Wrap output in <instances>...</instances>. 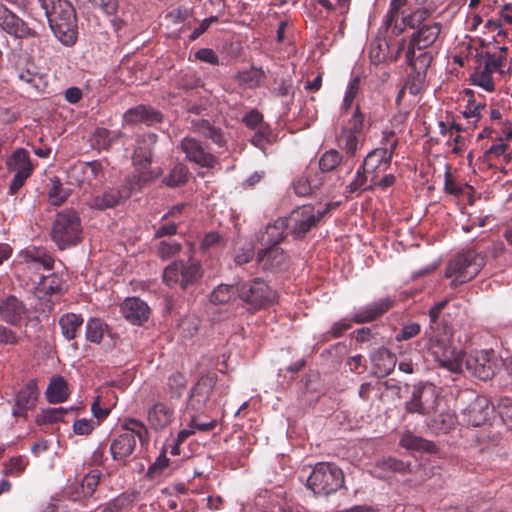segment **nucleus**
<instances>
[{
    "label": "nucleus",
    "instance_id": "1",
    "mask_svg": "<svg viewBox=\"0 0 512 512\" xmlns=\"http://www.w3.org/2000/svg\"><path fill=\"white\" fill-rule=\"evenodd\" d=\"M406 0H391L389 10L384 17L381 29L391 31L393 36L402 34L406 28L416 29L410 38L408 45V57L413 55V49L418 51L431 47L439 38L442 25L439 22L425 23L429 15L427 9H418L408 15H403L401 21L398 20L400 10L405 5Z\"/></svg>",
    "mask_w": 512,
    "mask_h": 512
},
{
    "label": "nucleus",
    "instance_id": "2",
    "mask_svg": "<svg viewBox=\"0 0 512 512\" xmlns=\"http://www.w3.org/2000/svg\"><path fill=\"white\" fill-rule=\"evenodd\" d=\"M417 347L424 357L431 358L450 372H460L464 359L462 352L453 346V332L449 325H429Z\"/></svg>",
    "mask_w": 512,
    "mask_h": 512
},
{
    "label": "nucleus",
    "instance_id": "3",
    "mask_svg": "<svg viewBox=\"0 0 512 512\" xmlns=\"http://www.w3.org/2000/svg\"><path fill=\"white\" fill-rule=\"evenodd\" d=\"M139 440L142 446L149 442L148 429L143 422L134 418H127L121 424V431L110 444L113 460L124 461L132 455Z\"/></svg>",
    "mask_w": 512,
    "mask_h": 512
},
{
    "label": "nucleus",
    "instance_id": "4",
    "mask_svg": "<svg viewBox=\"0 0 512 512\" xmlns=\"http://www.w3.org/2000/svg\"><path fill=\"white\" fill-rule=\"evenodd\" d=\"M51 238L60 250L77 245L82 239V225L76 210L59 211L52 222Z\"/></svg>",
    "mask_w": 512,
    "mask_h": 512
},
{
    "label": "nucleus",
    "instance_id": "5",
    "mask_svg": "<svg viewBox=\"0 0 512 512\" xmlns=\"http://www.w3.org/2000/svg\"><path fill=\"white\" fill-rule=\"evenodd\" d=\"M344 485V473L331 462L317 463L307 479V487L316 496H329Z\"/></svg>",
    "mask_w": 512,
    "mask_h": 512
},
{
    "label": "nucleus",
    "instance_id": "6",
    "mask_svg": "<svg viewBox=\"0 0 512 512\" xmlns=\"http://www.w3.org/2000/svg\"><path fill=\"white\" fill-rule=\"evenodd\" d=\"M485 256L475 250H468L460 253L451 259L445 271V277L452 278L451 287L457 286L472 280L483 268Z\"/></svg>",
    "mask_w": 512,
    "mask_h": 512
},
{
    "label": "nucleus",
    "instance_id": "7",
    "mask_svg": "<svg viewBox=\"0 0 512 512\" xmlns=\"http://www.w3.org/2000/svg\"><path fill=\"white\" fill-rule=\"evenodd\" d=\"M202 277L201 264L197 259L177 260L170 263L163 271L164 283L171 287L186 289Z\"/></svg>",
    "mask_w": 512,
    "mask_h": 512
},
{
    "label": "nucleus",
    "instance_id": "8",
    "mask_svg": "<svg viewBox=\"0 0 512 512\" xmlns=\"http://www.w3.org/2000/svg\"><path fill=\"white\" fill-rule=\"evenodd\" d=\"M156 142L157 135L154 133L145 134L136 140L132 162L135 168L133 179L138 188L152 179L150 165L152 163V149Z\"/></svg>",
    "mask_w": 512,
    "mask_h": 512
},
{
    "label": "nucleus",
    "instance_id": "9",
    "mask_svg": "<svg viewBox=\"0 0 512 512\" xmlns=\"http://www.w3.org/2000/svg\"><path fill=\"white\" fill-rule=\"evenodd\" d=\"M275 298V292L260 278L245 282L239 288V299L252 312L265 308L273 303Z\"/></svg>",
    "mask_w": 512,
    "mask_h": 512
},
{
    "label": "nucleus",
    "instance_id": "10",
    "mask_svg": "<svg viewBox=\"0 0 512 512\" xmlns=\"http://www.w3.org/2000/svg\"><path fill=\"white\" fill-rule=\"evenodd\" d=\"M329 207L324 209H316L312 205H303L292 211L288 221L291 232L296 238L306 235L313 227L317 225L319 220L324 216Z\"/></svg>",
    "mask_w": 512,
    "mask_h": 512
},
{
    "label": "nucleus",
    "instance_id": "11",
    "mask_svg": "<svg viewBox=\"0 0 512 512\" xmlns=\"http://www.w3.org/2000/svg\"><path fill=\"white\" fill-rule=\"evenodd\" d=\"M0 31L15 40H25L37 37L35 29L17 15L14 11L0 2Z\"/></svg>",
    "mask_w": 512,
    "mask_h": 512
},
{
    "label": "nucleus",
    "instance_id": "12",
    "mask_svg": "<svg viewBox=\"0 0 512 512\" xmlns=\"http://www.w3.org/2000/svg\"><path fill=\"white\" fill-rule=\"evenodd\" d=\"M7 169L14 172L9 186V193L16 194L33 172L29 152L23 148L16 149L6 161Z\"/></svg>",
    "mask_w": 512,
    "mask_h": 512
},
{
    "label": "nucleus",
    "instance_id": "13",
    "mask_svg": "<svg viewBox=\"0 0 512 512\" xmlns=\"http://www.w3.org/2000/svg\"><path fill=\"white\" fill-rule=\"evenodd\" d=\"M216 384L214 375H204L193 386L190 396L186 403V409L181 416V420H186L189 413H200L204 411L210 399V395Z\"/></svg>",
    "mask_w": 512,
    "mask_h": 512
},
{
    "label": "nucleus",
    "instance_id": "14",
    "mask_svg": "<svg viewBox=\"0 0 512 512\" xmlns=\"http://www.w3.org/2000/svg\"><path fill=\"white\" fill-rule=\"evenodd\" d=\"M185 158L202 168H213L218 160L217 157L208 149V146L194 137L186 136L179 144Z\"/></svg>",
    "mask_w": 512,
    "mask_h": 512
},
{
    "label": "nucleus",
    "instance_id": "15",
    "mask_svg": "<svg viewBox=\"0 0 512 512\" xmlns=\"http://www.w3.org/2000/svg\"><path fill=\"white\" fill-rule=\"evenodd\" d=\"M438 406V393L432 384L416 387L411 400L406 403V410L410 413L429 415Z\"/></svg>",
    "mask_w": 512,
    "mask_h": 512
},
{
    "label": "nucleus",
    "instance_id": "16",
    "mask_svg": "<svg viewBox=\"0 0 512 512\" xmlns=\"http://www.w3.org/2000/svg\"><path fill=\"white\" fill-rule=\"evenodd\" d=\"M466 369L480 380L486 381L494 375L491 353L487 350L471 352L465 359Z\"/></svg>",
    "mask_w": 512,
    "mask_h": 512
},
{
    "label": "nucleus",
    "instance_id": "17",
    "mask_svg": "<svg viewBox=\"0 0 512 512\" xmlns=\"http://www.w3.org/2000/svg\"><path fill=\"white\" fill-rule=\"evenodd\" d=\"M43 11L50 29L55 24L77 21L75 9L68 0H52Z\"/></svg>",
    "mask_w": 512,
    "mask_h": 512
},
{
    "label": "nucleus",
    "instance_id": "18",
    "mask_svg": "<svg viewBox=\"0 0 512 512\" xmlns=\"http://www.w3.org/2000/svg\"><path fill=\"white\" fill-rule=\"evenodd\" d=\"M28 310L23 301L14 295L0 300V319L5 323L18 326L27 317Z\"/></svg>",
    "mask_w": 512,
    "mask_h": 512
},
{
    "label": "nucleus",
    "instance_id": "19",
    "mask_svg": "<svg viewBox=\"0 0 512 512\" xmlns=\"http://www.w3.org/2000/svg\"><path fill=\"white\" fill-rule=\"evenodd\" d=\"M39 391L35 380H30L15 395V403L12 415L15 417H27L28 410L32 409L38 399Z\"/></svg>",
    "mask_w": 512,
    "mask_h": 512
},
{
    "label": "nucleus",
    "instance_id": "20",
    "mask_svg": "<svg viewBox=\"0 0 512 512\" xmlns=\"http://www.w3.org/2000/svg\"><path fill=\"white\" fill-rule=\"evenodd\" d=\"M174 418V408L167 403L157 402L147 409V423L155 431L166 429L174 421Z\"/></svg>",
    "mask_w": 512,
    "mask_h": 512
},
{
    "label": "nucleus",
    "instance_id": "21",
    "mask_svg": "<svg viewBox=\"0 0 512 512\" xmlns=\"http://www.w3.org/2000/svg\"><path fill=\"white\" fill-rule=\"evenodd\" d=\"M123 317L134 325H141L148 320L150 309L148 305L137 297L124 300L121 305Z\"/></svg>",
    "mask_w": 512,
    "mask_h": 512
},
{
    "label": "nucleus",
    "instance_id": "22",
    "mask_svg": "<svg viewBox=\"0 0 512 512\" xmlns=\"http://www.w3.org/2000/svg\"><path fill=\"white\" fill-rule=\"evenodd\" d=\"M17 77L27 86V90L42 92L46 87L44 75L34 62L27 61L24 65L17 68Z\"/></svg>",
    "mask_w": 512,
    "mask_h": 512
},
{
    "label": "nucleus",
    "instance_id": "23",
    "mask_svg": "<svg viewBox=\"0 0 512 512\" xmlns=\"http://www.w3.org/2000/svg\"><path fill=\"white\" fill-rule=\"evenodd\" d=\"M491 412L490 403L484 396H477L463 411L467 423L475 427L483 425L489 419Z\"/></svg>",
    "mask_w": 512,
    "mask_h": 512
},
{
    "label": "nucleus",
    "instance_id": "24",
    "mask_svg": "<svg viewBox=\"0 0 512 512\" xmlns=\"http://www.w3.org/2000/svg\"><path fill=\"white\" fill-rule=\"evenodd\" d=\"M412 472L410 462L397 459L395 457H383L378 459L373 468L374 475L379 479H384L390 473L407 474Z\"/></svg>",
    "mask_w": 512,
    "mask_h": 512
},
{
    "label": "nucleus",
    "instance_id": "25",
    "mask_svg": "<svg viewBox=\"0 0 512 512\" xmlns=\"http://www.w3.org/2000/svg\"><path fill=\"white\" fill-rule=\"evenodd\" d=\"M393 301L390 298H383L365 307L358 309L351 317L355 323L361 324L373 321L383 315L392 307Z\"/></svg>",
    "mask_w": 512,
    "mask_h": 512
},
{
    "label": "nucleus",
    "instance_id": "26",
    "mask_svg": "<svg viewBox=\"0 0 512 512\" xmlns=\"http://www.w3.org/2000/svg\"><path fill=\"white\" fill-rule=\"evenodd\" d=\"M258 262L265 270L282 269L287 262V256L278 245L264 246L257 254Z\"/></svg>",
    "mask_w": 512,
    "mask_h": 512
},
{
    "label": "nucleus",
    "instance_id": "27",
    "mask_svg": "<svg viewBox=\"0 0 512 512\" xmlns=\"http://www.w3.org/2000/svg\"><path fill=\"white\" fill-rule=\"evenodd\" d=\"M123 119L127 124L145 123L147 125H153L161 122L162 115L159 111L151 107L138 105L127 110L123 115Z\"/></svg>",
    "mask_w": 512,
    "mask_h": 512
},
{
    "label": "nucleus",
    "instance_id": "28",
    "mask_svg": "<svg viewBox=\"0 0 512 512\" xmlns=\"http://www.w3.org/2000/svg\"><path fill=\"white\" fill-rule=\"evenodd\" d=\"M288 225L287 219L278 218L273 223L267 224L265 230L260 232L258 240L263 246L278 245L284 239Z\"/></svg>",
    "mask_w": 512,
    "mask_h": 512
},
{
    "label": "nucleus",
    "instance_id": "29",
    "mask_svg": "<svg viewBox=\"0 0 512 512\" xmlns=\"http://www.w3.org/2000/svg\"><path fill=\"white\" fill-rule=\"evenodd\" d=\"M399 445L411 452H425L434 454L438 451L435 443L424 439L421 436L415 435L410 431H406L402 434L399 440Z\"/></svg>",
    "mask_w": 512,
    "mask_h": 512
},
{
    "label": "nucleus",
    "instance_id": "30",
    "mask_svg": "<svg viewBox=\"0 0 512 512\" xmlns=\"http://www.w3.org/2000/svg\"><path fill=\"white\" fill-rule=\"evenodd\" d=\"M371 362L379 375L387 376L396 366V356L388 349L382 347L373 352Z\"/></svg>",
    "mask_w": 512,
    "mask_h": 512
},
{
    "label": "nucleus",
    "instance_id": "31",
    "mask_svg": "<svg viewBox=\"0 0 512 512\" xmlns=\"http://www.w3.org/2000/svg\"><path fill=\"white\" fill-rule=\"evenodd\" d=\"M192 129L194 132L210 139L219 147H223L226 143L221 129L215 127L206 119L192 121Z\"/></svg>",
    "mask_w": 512,
    "mask_h": 512
},
{
    "label": "nucleus",
    "instance_id": "32",
    "mask_svg": "<svg viewBox=\"0 0 512 512\" xmlns=\"http://www.w3.org/2000/svg\"><path fill=\"white\" fill-rule=\"evenodd\" d=\"M45 395L49 403L56 404L64 402L69 396L66 381L60 376L53 377L49 382Z\"/></svg>",
    "mask_w": 512,
    "mask_h": 512
},
{
    "label": "nucleus",
    "instance_id": "33",
    "mask_svg": "<svg viewBox=\"0 0 512 512\" xmlns=\"http://www.w3.org/2000/svg\"><path fill=\"white\" fill-rule=\"evenodd\" d=\"M322 185L321 175L311 176L309 173L297 177L293 182L294 192L298 196H308Z\"/></svg>",
    "mask_w": 512,
    "mask_h": 512
},
{
    "label": "nucleus",
    "instance_id": "34",
    "mask_svg": "<svg viewBox=\"0 0 512 512\" xmlns=\"http://www.w3.org/2000/svg\"><path fill=\"white\" fill-rule=\"evenodd\" d=\"M52 33L66 47H72L75 45L78 38V25L77 21L68 22L66 24L57 25L55 24L51 28Z\"/></svg>",
    "mask_w": 512,
    "mask_h": 512
},
{
    "label": "nucleus",
    "instance_id": "35",
    "mask_svg": "<svg viewBox=\"0 0 512 512\" xmlns=\"http://www.w3.org/2000/svg\"><path fill=\"white\" fill-rule=\"evenodd\" d=\"M24 259L41 265L46 270H51L54 265V258L46 248L31 246L23 251Z\"/></svg>",
    "mask_w": 512,
    "mask_h": 512
},
{
    "label": "nucleus",
    "instance_id": "36",
    "mask_svg": "<svg viewBox=\"0 0 512 512\" xmlns=\"http://www.w3.org/2000/svg\"><path fill=\"white\" fill-rule=\"evenodd\" d=\"M82 324V316L75 313H66L59 318L61 333L68 341L73 340L76 337Z\"/></svg>",
    "mask_w": 512,
    "mask_h": 512
},
{
    "label": "nucleus",
    "instance_id": "37",
    "mask_svg": "<svg viewBox=\"0 0 512 512\" xmlns=\"http://www.w3.org/2000/svg\"><path fill=\"white\" fill-rule=\"evenodd\" d=\"M417 49H413V55L408 57V50L406 51L407 64L417 73L418 77L424 76L426 70L430 66L433 55L430 51L421 50L416 54Z\"/></svg>",
    "mask_w": 512,
    "mask_h": 512
},
{
    "label": "nucleus",
    "instance_id": "38",
    "mask_svg": "<svg viewBox=\"0 0 512 512\" xmlns=\"http://www.w3.org/2000/svg\"><path fill=\"white\" fill-rule=\"evenodd\" d=\"M382 165H384L385 169L390 166L389 153H386L384 149L376 148L368 153L361 167L364 171L373 174Z\"/></svg>",
    "mask_w": 512,
    "mask_h": 512
},
{
    "label": "nucleus",
    "instance_id": "39",
    "mask_svg": "<svg viewBox=\"0 0 512 512\" xmlns=\"http://www.w3.org/2000/svg\"><path fill=\"white\" fill-rule=\"evenodd\" d=\"M236 79L240 86L255 89L264 82L265 72L261 68L252 67L248 70L238 72Z\"/></svg>",
    "mask_w": 512,
    "mask_h": 512
},
{
    "label": "nucleus",
    "instance_id": "40",
    "mask_svg": "<svg viewBox=\"0 0 512 512\" xmlns=\"http://www.w3.org/2000/svg\"><path fill=\"white\" fill-rule=\"evenodd\" d=\"M121 198V194L116 189L104 191L101 195L94 196L89 201V207L92 209L105 210L116 206Z\"/></svg>",
    "mask_w": 512,
    "mask_h": 512
},
{
    "label": "nucleus",
    "instance_id": "41",
    "mask_svg": "<svg viewBox=\"0 0 512 512\" xmlns=\"http://www.w3.org/2000/svg\"><path fill=\"white\" fill-rule=\"evenodd\" d=\"M240 286L220 284L210 294V301L213 304H225L237 297L239 298Z\"/></svg>",
    "mask_w": 512,
    "mask_h": 512
},
{
    "label": "nucleus",
    "instance_id": "42",
    "mask_svg": "<svg viewBox=\"0 0 512 512\" xmlns=\"http://www.w3.org/2000/svg\"><path fill=\"white\" fill-rule=\"evenodd\" d=\"M120 136V133L110 132L108 129L98 127L91 137L92 148L97 151L108 150L112 143Z\"/></svg>",
    "mask_w": 512,
    "mask_h": 512
},
{
    "label": "nucleus",
    "instance_id": "43",
    "mask_svg": "<svg viewBox=\"0 0 512 512\" xmlns=\"http://www.w3.org/2000/svg\"><path fill=\"white\" fill-rule=\"evenodd\" d=\"M75 173H82L83 178L80 179L78 175L77 179L80 181L91 182L92 180H100L103 177V167L100 161L93 160L85 163H81L75 168Z\"/></svg>",
    "mask_w": 512,
    "mask_h": 512
},
{
    "label": "nucleus",
    "instance_id": "44",
    "mask_svg": "<svg viewBox=\"0 0 512 512\" xmlns=\"http://www.w3.org/2000/svg\"><path fill=\"white\" fill-rule=\"evenodd\" d=\"M369 175L370 173L368 171H364V169L360 166L353 180L347 186V191L351 194L359 195L363 191L373 189L374 176L369 181Z\"/></svg>",
    "mask_w": 512,
    "mask_h": 512
},
{
    "label": "nucleus",
    "instance_id": "45",
    "mask_svg": "<svg viewBox=\"0 0 512 512\" xmlns=\"http://www.w3.org/2000/svg\"><path fill=\"white\" fill-rule=\"evenodd\" d=\"M107 330V325L99 318H90L86 323V339L99 344Z\"/></svg>",
    "mask_w": 512,
    "mask_h": 512
},
{
    "label": "nucleus",
    "instance_id": "46",
    "mask_svg": "<svg viewBox=\"0 0 512 512\" xmlns=\"http://www.w3.org/2000/svg\"><path fill=\"white\" fill-rule=\"evenodd\" d=\"M338 143L345 150L347 156L353 157L360 145L359 134L353 133L350 130H341Z\"/></svg>",
    "mask_w": 512,
    "mask_h": 512
},
{
    "label": "nucleus",
    "instance_id": "47",
    "mask_svg": "<svg viewBox=\"0 0 512 512\" xmlns=\"http://www.w3.org/2000/svg\"><path fill=\"white\" fill-rule=\"evenodd\" d=\"M188 178V168L181 163L176 164L170 173L164 177L163 182L168 187H177L186 183Z\"/></svg>",
    "mask_w": 512,
    "mask_h": 512
},
{
    "label": "nucleus",
    "instance_id": "48",
    "mask_svg": "<svg viewBox=\"0 0 512 512\" xmlns=\"http://www.w3.org/2000/svg\"><path fill=\"white\" fill-rule=\"evenodd\" d=\"M70 195V190L63 188L61 181L55 177L51 179V187L48 191L49 202L54 206L64 203Z\"/></svg>",
    "mask_w": 512,
    "mask_h": 512
},
{
    "label": "nucleus",
    "instance_id": "49",
    "mask_svg": "<svg viewBox=\"0 0 512 512\" xmlns=\"http://www.w3.org/2000/svg\"><path fill=\"white\" fill-rule=\"evenodd\" d=\"M455 424V416L451 412H442L432 418L428 425L436 432L447 433Z\"/></svg>",
    "mask_w": 512,
    "mask_h": 512
},
{
    "label": "nucleus",
    "instance_id": "50",
    "mask_svg": "<svg viewBox=\"0 0 512 512\" xmlns=\"http://www.w3.org/2000/svg\"><path fill=\"white\" fill-rule=\"evenodd\" d=\"M473 85L483 88L487 92H492L495 89V84L492 79V73L484 67H480L474 71L470 76Z\"/></svg>",
    "mask_w": 512,
    "mask_h": 512
},
{
    "label": "nucleus",
    "instance_id": "51",
    "mask_svg": "<svg viewBox=\"0 0 512 512\" xmlns=\"http://www.w3.org/2000/svg\"><path fill=\"white\" fill-rule=\"evenodd\" d=\"M255 255V249L252 242L244 241L236 245L234 252V262L237 265H244L251 261Z\"/></svg>",
    "mask_w": 512,
    "mask_h": 512
},
{
    "label": "nucleus",
    "instance_id": "52",
    "mask_svg": "<svg viewBox=\"0 0 512 512\" xmlns=\"http://www.w3.org/2000/svg\"><path fill=\"white\" fill-rule=\"evenodd\" d=\"M465 92L470 98L463 111V116L466 119H473V122L476 123L481 118L482 111L486 109V105L484 103L477 102L473 98V92L471 90L467 89Z\"/></svg>",
    "mask_w": 512,
    "mask_h": 512
},
{
    "label": "nucleus",
    "instance_id": "53",
    "mask_svg": "<svg viewBox=\"0 0 512 512\" xmlns=\"http://www.w3.org/2000/svg\"><path fill=\"white\" fill-rule=\"evenodd\" d=\"M342 161V155L335 149L324 152L319 159L321 172H330L337 168Z\"/></svg>",
    "mask_w": 512,
    "mask_h": 512
},
{
    "label": "nucleus",
    "instance_id": "54",
    "mask_svg": "<svg viewBox=\"0 0 512 512\" xmlns=\"http://www.w3.org/2000/svg\"><path fill=\"white\" fill-rule=\"evenodd\" d=\"M272 138V130L269 125H262L256 132L253 134L251 138V143L261 149L265 150V148L271 144Z\"/></svg>",
    "mask_w": 512,
    "mask_h": 512
},
{
    "label": "nucleus",
    "instance_id": "55",
    "mask_svg": "<svg viewBox=\"0 0 512 512\" xmlns=\"http://www.w3.org/2000/svg\"><path fill=\"white\" fill-rule=\"evenodd\" d=\"M186 383V378L182 373H172L167 381V387L171 397L179 398L186 387Z\"/></svg>",
    "mask_w": 512,
    "mask_h": 512
},
{
    "label": "nucleus",
    "instance_id": "56",
    "mask_svg": "<svg viewBox=\"0 0 512 512\" xmlns=\"http://www.w3.org/2000/svg\"><path fill=\"white\" fill-rule=\"evenodd\" d=\"M497 411L503 424L512 429V398L502 397L498 402Z\"/></svg>",
    "mask_w": 512,
    "mask_h": 512
},
{
    "label": "nucleus",
    "instance_id": "57",
    "mask_svg": "<svg viewBox=\"0 0 512 512\" xmlns=\"http://www.w3.org/2000/svg\"><path fill=\"white\" fill-rule=\"evenodd\" d=\"M27 462L22 456L12 457L5 465L4 474L6 476H20L25 470Z\"/></svg>",
    "mask_w": 512,
    "mask_h": 512
},
{
    "label": "nucleus",
    "instance_id": "58",
    "mask_svg": "<svg viewBox=\"0 0 512 512\" xmlns=\"http://www.w3.org/2000/svg\"><path fill=\"white\" fill-rule=\"evenodd\" d=\"M181 250V244L172 241H161L157 248V253L162 259H169L178 254Z\"/></svg>",
    "mask_w": 512,
    "mask_h": 512
},
{
    "label": "nucleus",
    "instance_id": "59",
    "mask_svg": "<svg viewBox=\"0 0 512 512\" xmlns=\"http://www.w3.org/2000/svg\"><path fill=\"white\" fill-rule=\"evenodd\" d=\"M66 410L62 407L59 408H50L43 412L42 415H40L36 422L41 424H47V423H56L63 420V416L65 414Z\"/></svg>",
    "mask_w": 512,
    "mask_h": 512
},
{
    "label": "nucleus",
    "instance_id": "60",
    "mask_svg": "<svg viewBox=\"0 0 512 512\" xmlns=\"http://www.w3.org/2000/svg\"><path fill=\"white\" fill-rule=\"evenodd\" d=\"M484 68L489 72L493 73L494 71H498L502 68L504 63V55L496 54L487 51L484 54Z\"/></svg>",
    "mask_w": 512,
    "mask_h": 512
},
{
    "label": "nucleus",
    "instance_id": "61",
    "mask_svg": "<svg viewBox=\"0 0 512 512\" xmlns=\"http://www.w3.org/2000/svg\"><path fill=\"white\" fill-rule=\"evenodd\" d=\"M183 422H188L190 428H194V430H199L202 432L210 431L214 429L217 425L216 420H211L207 422H198L197 413H189L186 416V420H182Z\"/></svg>",
    "mask_w": 512,
    "mask_h": 512
},
{
    "label": "nucleus",
    "instance_id": "62",
    "mask_svg": "<svg viewBox=\"0 0 512 512\" xmlns=\"http://www.w3.org/2000/svg\"><path fill=\"white\" fill-rule=\"evenodd\" d=\"M363 125L364 115L357 106L351 118L348 120L347 124L342 128V130H350L353 133L360 134L363 129Z\"/></svg>",
    "mask_w": 512,
    "mask_h": 512
},
{
    "label": "nucleus",
    "instance_id": "63",
    "mask_svg": "<svg viewBox=\"0 0 512 512\" xmlns=\"http://www.w3.org/2000/svg\"><path fill=\"white\" fill-rule=\"evenodd\" d=\"M421 332V326L418 323L412 322L405 324L401 330L395 335V340L398 342L405 341L416 337Z\"/></svg>",
    "mask_w": 512,
    "mask_h": 512
},
{
    "label": "nucleus",
    "instance_id": "64",
    "mask_svg": "<svg viewBox=\"0 0 512 512\" xmlns=\"http://www.w3.org/2000/svg\"><path fill=\"white\" fill-rule=\"evenodd\" d=\"M243 122L244 124L252 129V130H257L259 129V127H261L262 125H268L267 123H265L263 121V115L262 113H260L258 110L256 109H253L251 111H249L248 113H246L243 117Z\"/></svg>",
    "mask_w": 512,
    "mask_h": 512
}]
</instances>
